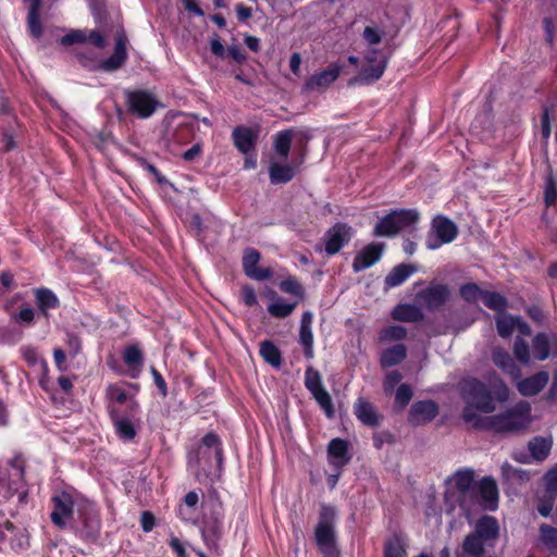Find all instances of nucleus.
<instances>
[{"mask_svg": "<svg viewBox=\"0 0 557 557\" xmlns=\"http://www.w3.org/2000/svg\"><path fill=\"white\" fill-rule=\"evenodd\" d=\"M61 42L65 46L81 42H88V30L77 29L72 30L61 38Z\"/></svg>", "mask_w": 557, "mask_h": 557, "instance_id": "8fccbe9b", "label": "nucleus"}, {"mask_svg": "<svg viewBox=\"0 0 557 557\" xmlns=\"http://www.w3.org/2000/svg\"><path fill=\"white\" fill-rule=\"evenodd\" d=\"M449 289L443 284H432L418 294L419 300L431 311L438 309L449 297Z\"/></svg>", "mask_w": 557, "mask_h": 557, "instance_id": "ddd939ff", "label": "nucleus"}, {"mask_svg": "<svg viewBox=\"0 0 557 557\" xmlns=\"http://www.w3.org/2000/svg\"><path fill=\"white\" fill-rule=\"evenodd\" d=\"M242 300L247 306H255L257 305V296L252 287L245 286L242 289L240 293Z\"/></svg>", "mask_w": 557, "mask_h": 557, "instance_id": "680f3d73", "label": "nucleus"}, {"mask_svg": "<svg viewBox=\"0 0 557 557\" xmlns=\"http://www.w3.org/2000/svg\"><path fill=\"white\" fill-rule=\"evenodd\" d=\"M518 317H512L510 314H505L504 312L496 315V327L498 334L507 338L509 337L513 331L516 330Z\"/></svg>", "mask_w": 557, "mask_h": 557, "instance_id": "72a5a7b5", "label": "nucleus"}, {"mask_svg": "<svg viewBox=\"0 0 557 557\" xmlns=\"http://www.w3.org/2000/svg\"><path fill=\"white\" fill-rule=\"evenodd\" d=\"M513 354L520 362H522L524 364L529 363V361H530L529 345L523 339L518 338L516 341L515 346H513Z\"/></svg>", "mask_w": 557, "mask_h": 557, "instance_id": "603ef678", "label": "nucleus"}, {"mask_svg": "<svg viewBox=\"0 0 557 557\" xmlns=\"http://www.w3.org/2000/svg\"><path fill=\"white\" fill-rule=\"evenodd\" d=\"M407 356L406 346L403 344L387 348L381 356V366L383 368L393 367L400 363Z\"/></svg>", "mask_w": 557, "mask_h": 557, "instance_id": "c85d7f7f", "label": "nucleus"}, {"mask_svg": "<svg viewBox=\"0 0 557 557\" xmlns=\"http://www.w3.org/2000/svg\"><path fill=\"white\" fill-rule=\"evenodd\" d=\"M557 199V178L550 174L545 184V202L546 206H553Z\"/></svg>", "mask_w": 557, "mask_h": 557, "instance_id": "09e8293b", "label": "nucleus"}, {"mask_svg": "<svg viewBox=\"0 0 557 557\" xmlns=\"http://www.w3.org/2000/svg\"><path fill=\"white\" fill-rule=\"evenodd\" d=\"M412 397V391L408 384H401L398 386L395 395L396 403L405 407L408 405Z\"/></svg>", "mask_w": 557, "mask_h": 557, "instance_id": "13d9d810", "label": "nucleus"}, {"mask_svg": "<svg viewBox=\"0 0 557 557\" xmlns=\"http://www.w3.org/2000/svg\"><path fill=\"white\" fill-rule=\"evenodd\" d=\"M36 301L41 313L47 318L48 311L59 306V299L55 294L48 288L36 290Z\"/></svg>", "mask_w": 557, "mask_h": 557, "instance_id": "cd10ccee", "label": "nucleus"}, {"mask_svg": "<svg viewBox=\"0 0 557 557\" xmlns=\"http://www.w3.org/2000/svg\"><path fill=\"white\" fill-rule=\"evenodd\" d=\"M125 60L115 54H112L108 60L102 63V67L107 71H113L119 69Z\"/></svg>", "mask_w": 557, "mask_h": 557, "instance_id": "69168bd1", "label": "nucleus"}, {"mask_svg": "<svg viewBox=\"0 0 557 557\" xmlns=\"http://www.w3.org/2000/svg\"><path fill=\"white\" fill-rule=\"evenodd\" d=\"M141 528L145 532H149L154 527V516L148 511L143 512L141 515Z\"/></svg>", "mask_w": 557, "mask_h": 557, "instance_id": "774afa93", "label": "nucleus"}, {"mask_svg": "<svg viewBox=\"0 0 557 557\" xmlns=\"http://www.w3.org/2000/svg\"><path fill=\"white\" fill-rule=\"evenodd\" d=\"M405 541L399 535H393L385 544L384 557H406Z\"/></svg>", "mask_w": 557, "mask_h": 557, "instance_id": "e433bc0d", "label": "nucleus"}, {"mask_svg": "<svg viewBox=\"0 0 557 557\" xmlns=\"http://www.w3.org/2000/svg\"><path fill=\"white\" fill-rule=\"evenodd\" d=\"M150 371L153 376L154 384L159 388L162 396L165 397L168 394V387H166L165 381L163 380L162 375L153 367L151 368Z\"/></svg>", "mask_w": 557, "mask_h": 557, "instance_id": "e2e57ef3", "label": "nucleus"}, {"mask_svg": "<svg viewBox=\"0 0 557 557\" xmlns=\"http://www.w3.org/2000/svg\"><path fill=\"white\" fill-rule=\"evenodd\" d=\"M482 301L487 308L498 312V314L503 313L508 307L507 299L499 293L495 292L485 290L482 297Z\"/></svg>", "mask_w": 557, "mask_h": 557, "instance_id": "2f4dec72", "label": "nucleus"}, {"mask_svg": "<svg viewBox=\"0 0 557 557\" xmlns=\"http://www.w3.org/2000/svg\"><path fill=\"white\" fill-rule=\"evenodd\" d=\"M531 422V406L520 401L503 413L487 416L475 430L512 433L525 429Z\"/></svg>", "mask_w": 557, "mask_h": 557, "instance_id": "f03ea898", "label": "nucleus"}, {"mask_svg": "<svg viewBox=\"0 0 557 557\" xmlns=\"http://www.w3.org/2000/svg\"><path fill=\"white\" fill-rule=\"evenodd\" d=\"M297 169V165L281 164L277 161H272L269 168L270 181L272 184H286L295 177Z\"/></svg>", "mask_w": 557, "mask_h": 557, "instance_id": "4be33fe9", "label": "nucleus"}, {"mask_svg": "<svg viewBox=\"0 0 557 557\" xmlns=\"http://www.w3.org/2000/svg\"><path fill=\"white\" fill-rule=\"evenodd\" d=\"M453 485L459 492V503L467 516L472 510V502L476 492L474 472L471 469L458 470L450 479Z\"/></svg>", "mask_w": 557, "mask_h": 557, "instance_id": "39448f33", "label": "nucleus"}, {"mask_svg": "<svg viewBox=\"0 0 557 557\" xmlns=\"http://www.w3.org/2000/svg\"><path fill=\"white\" fill-rule=\"evenodd\" d=\"M296 307V302L287 304L284 299L277 298L269 307L268 311L276 318H285L289 315Z\"/></svg>", "mask_w": 557, "mask_h": 557, "instance_id": "58836bf2", "label": "nucleus"}, {"mask_svg": "<svg viewBox=\"0 0 557 557\" xmlns=\"http://www.w3.org/2000/svg\"><path fill=\"white\" fill-rule=\"evenodd\" d=\"M485 290H482L476 284L474 283H467L463 284L460 287V296L467 301V302H476L479 299L482 300L483 294Z\"/></svg>", "mask_w": 557, "mask_h": 557, "instance_id": "79ce46f5", "label": "nucleus"}, {"mask_svg": "<svg viewBox=\"0 0 557 557\" xmlns=\"http://www.w3.org/2000/svg\"><path fill=\"white\" fill-rule=\"evenodd\" d=\"M552 443L543 437H535L529 443L531 455L536 460H544L550 451Z\"/></svg>", "mask_w": 557, "mask_h": 557, "instance_id": "c9c22d12", "label": "nucleus"}, {"mask_svg": "<svg viewBox=\"0 0 557 557\" xmlns=\"http://www.w3.org/2000/svg\"><path fill=\"white\" fill-rule=\"evenodd\" d=\"M202 152V146L201 144L197 143L191 148H189L187 151L184 152L183 158L185 161H193L197 157H199Z\"/></svg>", "mask_w": 557, "mask_h": 557, "instance_id": "338daca9", "label": "nucleus"}, {"mask_svg": "<svg viewBox=\"0 0 557 557\" xmlns=\"http://www.w3.org/2000/svg\"><path fill=\"white\" fill-rule=\"evenodd\" d=\"M502 472H503V475L508 481L524 482V481L529 480V474L524 470L515 468L513 466H511L508 462H505L502 465Z\"/></svg>", "mask_w": 557, "mask_h": 557, "instance_id": "37998d69", "label": "nucleus"}, {"mask_svg": "<svg viewBox=\"0 0 557 557\" xmlns=\"http://www.w3.org/2000/svg\"><path fill=\"white\" fill-rule=\"evenodd\" d=\"M492 360L496 367L507 373L512 380L518 381L521 371L515 363L511 356L503 348H494L492 351Z\"/></svg>", "mask_w": 557, "mask_h": 557, "instance_id": "aec40b11", "label": "nucleus"}, {"mask_svg": "<svg viewBox=\"0 0 557 557\" xmlns=\"http://www.w3.org/2000/svg\"><path fill=\"white\" fill-rule=\"evenodd\" d=\"M543 24H544L546 41L549 44H553L554 33L556 29V23L552 18L546 17V18H544Z\"/></svg>", "mask_w": 557, "mask_h": 557, "instance_id": "0e129e2a", "label": "nucleus"}, {"mask_svg": "<svg viewBox=\"0 0 557 557\" xmlns=\"http://www.w3.org/2000/svg\"><path fill=\"white\" fill-rule=\"evenodd\" d=\"M202 443L208 448H213V454L220 463L222 461V449L220 447V441L216 435L209 433L202 438Z\"/></svg>", "mask_w": 557, "mask_h": 557, "instance_id": "5fc2aeb1", "label": "nucleus"}, {"mask_svg": "<svg viewBox=\"0 0 557 557\" xmlns=\"http://www.w3.org/2000/svg\"><path fill=\"white\" fill-rule=\"evenodd\" d=\"M383 244H369L361 249L355 257L352 269L355 272L363 271L376 263L383 253Z\"/></svg>", "mask_w": 557, "mask_h": 557, "instance_id": "2eb2a0df", "label": "nucleus"}, {"mask_svg": "<svg viewBox=\"0 0 557 557\" xmlns=\"http://www.w3.org/2000/svg\"><path fill=\"white\" fill-rule=\"evenodd\" d=\"M392 213H395V221L398 232L410 227L411 225L416 224L420 219L419 212L414 209L395 210L392 211Z\"/></svg>", "mask_w": 557, "mask_h": 557, "instance_id": "c756f323", "label": "nucleus"}, {"mask_svg": "<svg viewBox=\"0 0 557 557\" xmlns=\"http://www.w3.org/2000/svg\"><path fill=\"white\" fill-rule=\"evenodd\" d=\"M233 139L235 147L245 154H248L255 149L256 136L249 128H235L233 132Z\"/></svg>", "mask_w": 557, "mask_h": 557, "instance_id": "5701e85b", "label": "nucleus"}, {"mask_svg": "<svg viewBox=\"0 0 557 557\" xmlns=\"http://www.w3.org/2000/svg\"><path fill=\"white\" fill-rule=\"evenodd\" d=\"M259 260L260 253L257 250L246 249L243 257V269L247 276L257 281H264L271 276L272 272L269 269L258 268Z\"/></svg>", "mask_w": 557, "mask_h": 557, "instance_id": "dca6fc26", "label": "nucleus"}, {"mask_svg": "<svg viewBox=\"0 0 557 557\" xmlns=\"http://www.w3.org/2000/svg\"><path fill=\"white\" fill-rule=\"evenodd\" d=\"M317 403L320 405V407L324 410L325 414L329 418H332L334 416V409H333V403L330 394L325 388L321 391H317L312 394Z\"/></svg>", "mask_w": 557, "mask_h": 557, "instance_id": "c03bdc74", "label": "nucleus"}, {"mask_svg": "<svg viewBox=\"0 0 557 557\" xmlns=\"http://www.w3.org/2000/svg\"><path fill=\"white\" fill-rule=\"evenodd\" d=\"M498 523L495 518L484 516L475 523L473 532L466 536L462 550L471 557H482L487 548H493L498 537Z\"/></svg>", "mask_w": 557, "mask_h": 557, "instance_id": "7ed1b4c3", "label": "nucleus"}, {"mask_svg": "<svg viewBox=\"0 0 557 557\" xmlns=\"http://www.w3.org/2000/svg\"><path fill=\"white\" fill-rule=\"evenodd\" d=\"M114 426L117 434L123 440L129 441L133 440L136 435L135 428L131 420H128L127 418H115Z\"/></svg>", "mask_w": 557, "mask_h": 557, "instance_id": "ea45409f", "label": "nucleus"}, {"mask_svg": "<svg viewBox=\"0 0 557 557\" xmlns=\"http://www.w3.org/2000/svg\"><path fill=\"white\" fill-rule=\"evenodd\" d=\"M498 500V490L495 481L491 478H483L476 484V492L472 502V508L478 505L484 509H495Z\"/></svg>", "mask_w": 557, "mask_h": 557, "instance_id": "9b49d317", "label": "nucleus"}, {"mask_svg": "<svg viewBox=\"0 0 557 557\" xmlns=\"http://www.w3.org/2000/svg\"><path fill=\"white\" fill-rule=\"evenodd\" d=\"M343 65L331 63L326 69L310 75L304 86L302 92H324L341 75Z\"/></svg>", "mask_w": 557, "mask_h": 557, "instance_id": "1a4fd4ad", "label": "nucleus"}, {"mask_svg": "<svg viewBox=\"0 0 557 557\" xmlns=\"http://www.w3.org/2000/svg\"><path fill=\"white\" fill-rule=\"evenodd\" d=\"M123 359L128 366L141 367L143 364V352L141 350L133 345L125 348Z\"/></svg>", "mask_w": 557, "mask_h": 557, "instance_id": "de8ad7c7", "label": "nucleus"}, {"mask_svg": "<svg viewBox=\"0 0 557 557\" xmlns=\"http://www.w3.org/2000/svg\"><path fill=\"white\" fill-rule=\"evenodd\" d=\"M407 335V330L400 325H391L380 333V341L384 343L400 341Z\"/></svg>", "mask_w": 557, "mask_h": 557, "instance_id": "a19ab883", "label": "nucleus"}, {"mask_svg": "<svg viewBox=\"0 0 557 557\" xmlns=\"http://www.w3.org/2000/svg\"><path fill=\"white\" fill-rule=\"evenodd\" d=\"M458 234L456 224L444 216H437L433 220L431 231L425 242L426 248L435 250L444 244L451 243Z\"/></svg>", "mask_w": 557, "mask_h": 557, "instance_id": "423d86ee", "label": "nucleus"}, {"mask_svg": "<svg viewBox=\"0 0 557 557\" xmlns=\"http://www.w3.org/2000/svg\"><path fill=\"white\" fill-rule=\"evenodd\" d=\"M52 503L51 521L59 529H65L74 516V498L70 493L61 492L52 497Z\"/></svg>", "mask_w": 557, "mask_h": 557, "instance_id": "9d476101", "label": "nucleus"}, {"mask_svg": "<svg viewBox=\"0 0 557 557\" xmlns=\"http://www.w3.org/2000/svg\"><path fill=\"white\" fill-rule=\"evenodd\" d=\"M294 135L295 131L289 128L278 132L274 136V150L283 161H285L288 158Z\"/></svg>", "mask_w": 557, "mask_h": 557, "instance_id": "bb28decb", "label": "nucleus"}, {"mask_svg": "<svg viewBox=\"0 0 557 557\" xmlns=\"http://www.w3.org/2000/svg\"><path fill=\"white\" fill-rule=\"evenodd\" d=\"M532 349L537 360H545L550 355L557 356V336L544 333L537 334L533 339Z\"/></svg>", "mask_w": 557, "mask_h": 557, "instance_id": "f3484780", "label": "nucleus"}, {"mask_svg": "<svg viewBox=\"0 0 557 557\" xmlns=\"http://www.w3.org/2000/svg\"><path fill=\"white\" fill-rule=\"evenodd\" d=\"M107 395L111 400H114L119 404H124L129 400L131 409L138 407V403L134 399V397L128 396L123 387L119 384H111L107 389Z\"/></svg>", "mask_w": 557, "mask_h": 557, "instance_id": "4c0bfd02", "label": "nucleus"}, {"mask_svg": "<svg viewBox=\"0 0 557 557\" xmlns=\"http://www.w3.org/2000/svg\"><path fill=\"white\" fill-rule=\"evenodd\" d=\"M35 318V311L30 307H24L18 313L13 315V319L21 324L29 325L33 323Z\"/></svg>", "mask_w": 557, "mask_h": 557, "instance_id": "052dcab7", "label": "nucleus"}, {"mask_svg": "<svg viewBox=\"0 0 557 557\" xmlns=\"http://www.w3.org/2000/svg\"><path fill=\"white\" fill-rule=\"evenodd\" d=\"M40 8H29L28 12V27L32 35L39 38L42 33L41 24L38 18Z\"/></svg>", "mask_w": 557, "mask_h": 557, "instance_id": "3c124183", "label": "nucleus"}, {"mask_svg": "<svg viewBox=\"0 0 557 557\" xmlns=\"http://www.w3.org/2000/svg\"><path fill=\"white\" fill-rule=\"evenodd\" d=\"M367 64L359 75L351 78L348 85H369L380 79L386 67V59L383 53L373 50L366 57Z\"/></svg>", "mask_w": 557, "mask_h": 557, "instance_id": "0eeeda50", "label": "nucleus"}, {"mask_svg": "<svg viewBox=\"0 0 557 557\" xmlns=\"http://www.w3.org/2000/svg\"><path fill=\"white\" fill-rule=\"evenodd\" d=\"M335 518L336 510L334 507L321 506L319 523L315 528V541L320 552L325 557H339L333 527Z\"/></svg>", "mask_w": 557, "mask_h": 557, "instance_id": "20e7f679", "label": "nucleus"}, {"mask_svg": "<svg viewBox=\"0 0 557 557\" xmlns=\"http://www.w3.org/2000/svg\"><path fill=\"white\" fill-rule=\"evenodd\" d=\"M541 535L545 545L555 554H557V529L549 525L541 527Z\"/></svg>", "mask_w": 557, "mask_h": 557, "instance_id": "49530a36", "label": "nucleus"}, {"mask_svg": "<svg viewBox=\"0 0 557 557\" xmlns=\"http://www.w3.org/2000/svg\"><path fill=\"white\" fill-rule=\"evenodd\" d=\"M222 525L219 521H215L212 525L207 528L202 532L203 540L208 547L214 550L216 554H221L218 542L222 536Z\"/></svg>", "mask_w": 557, "mask_h": 557, "instance_id": "473e14b6", "label": "nucleus"}, {"mask_svg": "<svg viewBox=\"0 0 557 557\" xmlns=\"http://www.w3.org/2000/svg\"><path fill=\"white\" fill-rule=\"evenodd\" d=\"M313 314L310 311L302 313L299 327V343L304 347L306 358L311 359L313 352V333H312Z\"/></svg>", "mask_w": 557, "mask_h": 557, "instance_id": "6ab92c4d", "label": "nucleus"}, {"mask_svg": "<svg viewBox=\"0 0 557 557\" xmlns=\"http://www.w3.org/2000/svg\"><path fill=\"white\" fill-rule=\"evenodd\" d=\"M548 380V372L541 371L532 376L518 381L517 389L523 396H534L546 386Z\"/></svg>", "mask_w": 557, "mask_h": 557, "instance_id": "a211bd4d", "label": "nucleus"}, {"mask_svg": "<svg viewBox=\"0 0 557 557\" xmlns=\"http://www.w3.org/2000/svg\"><path fill=\"white\" fill-rule=\"evenodd\" d=\"M125 96L129 112L140 119L151 116L160 106L154 95L147 90H127Z\"/></svg>", "mask_w": 557, "mask_h": 557, "instance_id": "6e6552de", "label": "nucleus"}, {"mask_svg": "<svg viewBox=\"0 0 557 557\" xmlns=\"http://www.w3.org/2000/svg\"><path fill=\"white\" fill-rule=\"evenodd\" d=\"M414 267L408 264H398L385 277L384 285L386 288H393L401 285L413 272Z\"/></svg>", "mask_w": 557, "mask_h": 557, "instance_id": "b1692460", "label": "nucleus"}, {"mask_svg": "<svg viewBox=\"0 0 557 557\" xmlns=\"http://www.w3.org/2000/svg\"><path fill=\"white\" fill-rule=\"evenodd\" d=\"M392 318L401 322H418L423 319V313L418 307L405 304L394 308Z\"/></svg>", "mask_w": 557, "mask_h": 557, "instance_id": "393cba45", "label": "nucleus"}, {"mask_svg": "<svg viewBox=\"0 0 557 557\" xmlns=\"http://www.w3.org/2000/svg\"><path fill=\"white\" fill-rule=\"evenodd\" d=\"M374 235L375 236H386V237H393L397 235L398 228L396 226L395 221V213H389L382 218L380 222L374 227Z\"/></svg>", "mask_w": 557, "mask_h": 557, "instance_id": "7c9ffc66", "label": "nucleus"}, {"mask_svg": "<svg viewBox=\"0 0 557 557\" xmlns=\"http://www.w3.org/2000/svg\"><path fill=\"white\" fill-rule=\"evenodd\" d=\"M460 395L466 405L462 419L476 429L486 414L496 410V401L504 403L508 399L509 391L497 376L490 380V387L478 379H468L460 385Z\"/></svg>", "mask_w": 557, "mask_h": 557, "instance_id": "f257e3e1", "label": "nucleus"}, {"mask_svg": "<svg viewBox=\"0 0 557 557\" xmlns=\"http://www.w3.org/2000/svg\"><path fill=\"white\" fill-rule=\"evenodd\" d=\"M401 379H403V375L400 374L399 371H397V370L389 371L386 374L384 383H383L384 392L387 394L392 393L394 391V388L396 387V385L401 381Z\"/></svg>", "mask_w": 557, "mask_h": 557, "instance_id": "6e6d98bb", "label": "nucleus"}, {"mask_svg": "<svg viewBox=\"0 0 557 557\" xmlns=\"http://www.w3.org/2000/svg\"><path fill=\"white\" fill-rule=\"evenodd\" d=\"M352 228L346 223H337L324 235L325 251L327 255L337 253L352 237Z\"/></svg>", "mask_w": 557, "mask_h": 557, "instance_id": "f8f14e48", "label": "nucleus"}, {"mask_svg": "<svg viewBox=\"0 0 557 557\" xmlns=\"http://www.w3.org/2000/svg\"><path fill=\"white\" fill-rule=\"evenodd\" d=\"M556 495L547 494L545 491V494L540 499V503L537 505V511L543 517H548L553 510L554 503H555Z\"/></svg>", "mask_w": 557, "mask_h": 557, "instance_id": "864d4df0", "label": "nucleus"}, {"mask_svg": "<svg viewBox=\"0 0 557 557\" xmlns=\"http://www.w3.org/2000/svg\"><path fill=\"white\" fill-rule=\"evenodd\" d=\"M544 479L547 494L557 496V465L545 474Z\"/></svg>", "mask_w": 557, "mask_h": 557, "instance_id": "bf43d9fd", "label": "nucleus"}, {"mask_svg": "<svg viewBox=\"0 0 557 557\" xmlns=\"http://www.w3.org/2000/svg\"><path fill=\"white\" fill-rule=\"evenodd\" d=\"M260 355L271 366L278 368L281 366V352L271 342L264 341L260 344Z\"/></svg>", "mask_w": 557, "mask_h": 557, "instance_id": "f704fd0d", "label": "nucleus"}, {"mask_svg": "<svg viewBox=\"0 0 557 557\" xmlns=\"http://www.w3.org/2000/svg\"><path fill=\"white\" fill-rule=\"evenodd\" d=\"M355 413L367 425H376L380 421L374 406L363 399H359L355 405Z\"/></svg>", "mask_w": 557, "mask_h": 557, "instance_id": "a878e982", "label": "nucleus"}, {"mask_svg": "<svg viewBox=\"0 0 557 557\" xmlns=\"http://www.w3.org/2000/svg\"><path fill=\"white\" fill-rule=\"evenodd\" d=\"M305 385L311 392V394L324 388L321 382L320 373L314 371L312 368H309L306 371Z\"/></svg>", "mask_w": 557, "mask_h": 557, "instance_id": "a18cd8bd", "label": "nucleus"}, {"mask_svg": "<svg viewBox=\"0 0 557 557\" xmlns=\"http://www.w3.org/2000/svg\"><path fill=\"white\" fill-rule=\"evenodd\" d=\"M280 289L284 293L293 294L296 296L302 295V287L295 278H287L280 283Z\"/></svg>", "mask_w": 557, "mask_h": 557, "instance_id": "4d7b16f0", "label": "nucleus"}, {"mask_svg": "<svg viewBox=\"0 0 557 557\" xmlns=\"http://www.w3.org/2000/svg\"><path fill=\"white\" fill-rule=\"evenodd\" d=\"M437 413L438 407L434 401H417L410 409L408 421L413 425H423L431 422Z\"/></svg>", "mask_w": 557, "mask_h": 557, "instance_id": "4468645a", "label": "nucleus"}, {"mask_svg": "<svg viewBox=\"0 0 557 557\" xmlns=\"http://www.w3.org/2000/svg\"><path fill=\"white\" fill-rule=\"evenodd\" d=\"M330 462L336 468H342L349 462L348 444L342 438H334L327 447Z\"/></svg>", "mask_w": 557, "mask_h": 557, "instance_id": "412c9836", "label": "nucleus"}]
</instances>
